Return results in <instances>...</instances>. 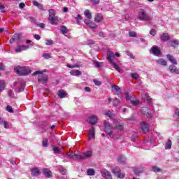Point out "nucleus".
I'll return each mask as SVG.
<instances>
[{
  "label": "nucleus",
  "instance_id": "nucleus-38",
  "mask_svg": "<svg viewBox=\"0 0 179 179\" xmlns=\"http://www.w3.org/2000/svg\"><path fill=\"white\" fill-rule=\"evenodd\" d=\"M60 31L62 34H66L69 31L68 30V28L66 26H62Z\"/></svg>",
  "mask_w": 179,
  "mask_h": 179
},
{
  "label": "nucleus",
  "instance_id": "nucleus-31",
  "mask_svg": "<svg viewBox=\"0 0 179 179\" xmlns=\"http://www.w3.org/2000/svg\"><path fill=\"white\" fill-rule=\"evenodd\" d=\"M0 124H1V125H3L6 129H9V123H8L6 120H0Z\"/></svg>",
  "mask_w": 179,
  "mask_h": 179
},
{
  "label": "nucleus",
  "instance_id": "nucleus-19",
  "mask_svg": "<svg viewBox=\"0 0 179 179\" xmlns=\"http://www.w3.org/2000/svg\"><path fill=\"white\" fill-rule=\"evenodd\" d=\"M84 22L85 23V24H87V26H89V27H91V29H97V25L96 24V23L89 20H85Z\"/></svg>",
  "mask_w": 179,
  "mask_h": 179
},
{
  "label": "nucleus",
  "instance_id": "nucleus-62",
  "mask_svg": "<svg viewBox=\"0 0 179 179\" xmlns=\"http://www.w3.org/2000/svg\"><path fill=\"white\" fill-rule=\"evenodd\" d=\"M87 44L88 45H92L94 44V41L92 39L87 40Z\"/></svg>",
  "mask_w": 179,
  "mask_h": 179
},
{
  "label": "nucleus",
  "instance_id": "nucleus-27",
  "mask_svg": "<svg viewBox=\"0 0 179 179\" xmlns=\"http://www.w3.org/2000/svg\"><path fill=\"white\" fill-rule=\"evenodd\" d=\"M70 74L72 76H80V75H82V71L79 70H71L70 71Z\"/></svg>",
  "mask_w": 179,
  "mask_h": 179
},
{
  "label": "nucleus",
  "instance_id": "nucleus-3",
  "mask_svg": "<svg viewBox=\"0 0 179 179\" xmlns=\"http://www.w3.org/2000/svg\"><path fill=\"white\" fill-rule=\"evenodd\" d=\"M14 71L20 76H27V75H30V73H31V71H30V69H29V68L22 67L20 66L15 67Z\"/></svg>",
  "mask_w": 179,
  "mask_h": 179
},
{
  "label": "nucleus",
  "instance_id": "nucleus-61",
  "mask_svg": "<svg viewBox=\"0 0 179 179\" xmlns=\"http://www.w3.org/2000/svg\"><path fill=\"white\" fill-rule=\"evenodd\" d=\"M0 10L1 13H5V6L0 5Z\"/></svg>",
  "mask_w": 179,
  "mask_h": 179
},
{
  "label": "nucleus",
  "instance_id": "nucleus-29",
  "mask_svg": "<svg viewBox=\"0 0 179 179\" xmlns=\"http://www.w3.org/2000/svg\"><path fill=\"white\" fill-rule=\"evenodd\" d=\"M32 3H33L34 6H36V8H38V9H39L40 10H44L43 4L38 3V1H32Z\"/></svg>",
  "mask_w": 179,
  "mask_h": 179
},
{
  "label": "nucleus",
  "instance_id": "nucleus-43",
  "mask_svg": "<svg viewBox=\"0 0 179 179\" xmlns=\"http://www.w3.org/2000/svg\"><path fill=\"white\" fill-rule=\"evenodd\" d=\"M112 88L115 89L117 93H121V88L118 85H112Z\"/></svg>",
  "mask_w": 179,
  "mask_h": 179
},
{
  "label": "nucleus",
  "instance_id": "nucleus-20",
  "mask_svg": "<svg viewBox=\"0 0 179 179\" xmlns=\"http://www.w3.org/2000/svg\"><path fill=\"white\" fill-rule=\"evenodd\" d=\"M160 38L164 42L170 41V35L167 33H164L161 35Z\"/></svg>",
  "mask_w": 179,
  "mask_h": 179
},
{
  "label": "nucleus",
  "instance_id": "nucleus-15",
  "mask_svg": "<svg viewBox=\"0 0 179 179\" xmlns=\"http://www.w3.org/2000/svg\"><path fill=\"white\" fill-rule=\"evenodd\" d=\"M22 37V34H15L14 36H12L11 39L10 40V43L12 44L15 43V41H19Z\"/></svg>",
  "mask_w": 179,
  "mask_h": 179
},
{
  "label": "nucleus",
  "instance_id": "nucleus-52",
  "mask_svg": "<svg viewBox=\"0 0 179 179\" xmlns=\"http://www.w3.org/2000/svg\"><path fill=\"white\" fill-rule=\"evenodd\" d=\"M79 66H80V64H74V65H71V64H69V65H67V67L68 68H79Z\"/></svg>",
  "mask_w": 179,
  "mask_h": 179
},
{
  "label": "nucleus",
  "instance_id": "nucleus-40",
  "mask_svg": "<svg viewBox=\"0 0 179 179\" xmlns=\"http://www.w3.org/2000/svg\"><path fill=\"white\" fill-rule=\"evenodd\" d=\"M105 115H107V117H109V118H114V117H115V115H114L110 110L105 112Z\"/></svg>",
  "mask_w": 179,
  "mask_h": 179
},
{
  "label": "nucleus",
  "instance_id": "nucleus-17",
  "mask_svg": "<svg viewBox=\"0 0 179 179\" xmlns=\"http://www.w3.org/2000/svg\"><path fill=\"white\" fill-rule=\"evenodd\" d=\"M141 113H143V115H146L150 117H153V113L148 112V108L146 107L141 108Z\"/></svg>",
  "mask_w": 179,
  "mask_h": 179
},
{
  "label": "nucleus",
  "instance_id": "nucleus-42",
  "mask_svg": "<svg viewBox=\"0 0 179 179\" xmlns=\"http://www.w3.org/2000/svg\"><path fill=\"white\" fill-rule=\"evenodd\" d=\"M121 171L120 170V168L115 167L113 169V173L115 174V176H117L118 173H120Z\"/></svg>",
  "mask_w": 179,
  "mask_h": 179
},
{
  "label": "nucleus",
  "instance_id": "nucleus-12",
  "mask_svg": "<svg viewBox=\"0 0 179 179\" xmlns=\"http://www.w3.org/2000/svg\"><path fill=\"white\" fill-rule=\"evenodd\" d=\"M31 174L33 177H38L40 174H41V172L37 167H34L31 170Z\"/></svg>",
  "mask_w": 179,
  "mask_h": 179
},
{
  "label": "nucleus",
  "instance_id": "nucleus-10",
  "mask_svg": "<svg viewBox=\"0 0 179 179\" xmlns=\"http://www.w3.org/2000/svg\"><path fill=\"white\" fill-rule=\"evenodd\" d=\"M68 159H72L73 160H79V154H75L73 152H69L66 155Z\"/></svg>",
  "mask_w": 179,
  "mask_h": 179
},
{
  "label": "nucleus",
  "instance_id": "nucleus-22",
  "mask_svg": "<svg viewBox=\"0 0 179 179\" xmlns=\"http://www.w3.org/2000/svg\"><path fill=\"white\" fill-rule=\"evenodd\" d=\"M97 120L96 116H92L88 119V122L91 124V125H95V124H97Z\"/></svg>",
  "mask_w": 179,
  "mask_h": 179
},
{
  "label": "nucleus",
  "instance_id": "nucleus-14",
  "mask_svg": "<svg viewBox=\"0 0 179 179\" xmlns=\"http://www.w3.org/2000/svg\"><path fill=\"white\" fill-rule=\"evenodd\" d=\"M141 128L143 134H146L147 132H149V124H148V123H146L145 122H143L141 123Z\"/></svg>",
  "mask_w": 179,
  "mask_h": 179
},
{
  "label": "nucleus",
  "instance_id": "nucleus-35",
  "mask_svg": "<svg viewBox=\"0 0 179 179\" xmlns=\"http://www.w3.org/2000/svg\"><path fill=\"white\" fill-rule=\"evenodd\" d=\"M171 140L170 138L168 139V141L165 144V149L168 150V149H171Z\"/></svg>",
  "mask_w": 179,
  "mask_h": 179
},
{
  "label": "nucleus",
  "instance_id": "nucleus-28",
  "mask_svg": "<svg viewBox=\"0 0 179 179\" xmlns=\"http://www.w3.org/2000/svg\"><path fill=\"white\" fill-rule=\"evenodd\" d=\"M103 20V15L98 13L94 17V22L96 23H100Z\"/></svg>",
  "mask_w": 179,
  "mask_h": 179
},
{
  "label": "nucleus",
  "instance_id": "nucleus-8",
  "mask_svg": "<svg viewBox=\"0 0 179 179\" xmlns=\"http://www.w3.org/2000/svg\"><path fill=\"white\" fill-rule=\"evenodd\" d=\"M29 48L30 45H19L15 49V52H22V51H26V50H29Z\"/></svg>",
  "mask_w": 179,
  "mask_h": 179
},
{
  "label": "nucleus",
  "instance_id": "nucleus-39",
  "mask_svg": "<svg viewBox=\"0 0 179 179\" xmlns=\"http://www.w3.org/2000/svg\"><path fill=\"white\" fill-rule=\"evenodd\" d=\"M93 64L96 68H101V66H103V63L97 61H93Z\"/></svg>",
  "mask_w": 179,
  "mask_h": 179
},
{
  "label": "nucleus",
  "instance_id": "nucleus-48",
  "mask_svg": "<svg viewBox=\"0 0 179 179\" xmlns=\"http://www.w3.org/2000/svg\"><path fill=\"white\" fill-rule=\"evenodd\" d=\"M6 111H8V113H13V109L12 108V106H10L9 105L6 106Z\"/></svg>",
  "mask_w": 179,
  "mask_h": 179
},
{
  "label": "nucleus",
  "instance_id": "nucleus-4",
  "mask_svg": "<svg viewBox=\"0 0 179 179\" xmlns=\"http://www.w3.org/2000/svg\"><path fill=\"white\" fill-rule=\"evenodd\" d=\"M104 125V131L110 138H114V127L111 125V124L109 122H104L103 123Z\"/></svg>",
  "mask_w": 179,
  "mask_h": 179
},
{
  "label": "nucleus",
  "instance_id": "nucleus-25",
  "mask_svg": "<svg viewBox=\"0 0 179 179\" xmlns=\"http://www.w3.org/2000/svg\"><path fill=\"white\" fill-rule=\"evenodd\" d=\"M142 99H144V101H147L150 104V103H152V101H153V99H152L151 97L149 96V94H143Z\"/></svg>",
  "mask_w": 179,
  "mask_h": 179
},
{
  "label": "nucleus",
  "instance_id": "nucleus-33",
  "mask_svg": "<svg viewBox=\"0 0 179 179\" xmlns=\"http://www.w3.org/2000/svg\"><path fill=\"white\" fill-rule=\"evenodd\" d=\"M96 174V171L94 169H87V176H94Z\"/></svg>",
  "mask_w": 179,
  "mask_h": 179
},
{
  "label": "nucleus",
  "instance_id": "nucleus-45",
  "mask_svg": "<svg viewBox=\"0 0 179 179\" xmlns=\"http://www.w3.org/2000/svg\"><path fill=\"white\" fill-rule=\"evenodd\" d=\"M131 104H132L133 106H138V104H139V100L132 99L131 100Z\"/></svg>",
  "mask_w": 179,
  "mask_h": 179
},
{
  "label": "nucleus",
  "instance_id": "nucleus-7",
  "mask_svg": "<svg viewBox=\"0 0 179 179\" xmlns=\"http://www.w3.org/2000/svg\"><path fill=\"white\" fill-rule=\"evenodd\" d=\"M93 156V152L92 151H86L78 154V160H86V159H90Z\"/></svg>",
  "mask_w": 179,
  "mask_h": 179
},
{
  "label": "nucleus",
  "instance_id": "nucleus-30",
  "mask_svg": "<svg viewBox=\"0 0 179 179\" xmlns=\"http://www.w3.org/2000/svg\"><path fill=\"white\" fill-rule=\"evenodd\" d=\"M157 62L159 65H163V66H167V62L166 60H164V59H163V58H160L159 59H158L157 61Z\"/></svg>",
  "mask_w": 179,
  "mask_h": 179
},
{
  "label": "nucleus",
  "instance_id": "nucleus-46",
  "mask_svg": "<svg viewBox=\"0 0 179 179\" xmlns=\"http://www.w3.org/2000/svg\"><path fill=\"white\" fill-rule=\"evenodd\" d=\"M152 171L155 172V173H160V171H162V169L157 166H153L152 167Z\"/></svg>",
  "mask_w": 179,
  "mask_h": 179
},
{
  "label": "nucleus",
  "instance_id": "nucleus-53",
  "mask_svg": "<svg viewBox=\"0 0 179 179\" xmlns=\"http://www.w3.org/2000/svg\"><path fill=\"white\" fill-rule=\"evenodd\" d=\"M24 90V83L21 84V87L18 88V92L20 93V92H23Z\"/></svg>",
  "mask_w": 179,
  "mask_h": 179
},
{
  "label": "nucleus",
  "instance_id": "nucleus-13",
  "mask_svg": "<svg viewBox=\"0 0 179 179\" xmlns=\"http://www.w3.org/2000/svg\"><path fill=\"white\" fill-rule=\"evenodd\" d=\"M115 128L118 131H122L124 129V123L120 122V120H116L115 122Z\"/></svg>",
  "mask_w": 179,
  "mask_h": 179
},
{
  "label": "nucleus",
  "instance_id": "nucleus-36",
  "mask_svg": "<svg viewBox=\"0 0 179 179\" xmlns=\"http://www.w3.org/2000/svg\"><path fill=\"white\" fill-rule=\"evenodd\" d=\"M5 86H6L5 81L0 80V92H3V90H5Z\"/></svg>",
  "mask_w": 179,
  "mask_h": 179
},
{
  "label": "nucleus",
  "instance_id": "nucleus-34",
  "mask_svg": "<svg viewBox=\"0 0 179 179\" xmlns=\"http://www.w3.org/2000/svg\"><path fill=\"white\" fill-rule=\"evenodd\" d=\"M84 15L85 16V17H87V19H92V13H90V10H85Z\"/></svg>",
  "mask_w": 179,
  "mask_h": 179
},
{
  "label": "nucleus",
  "instance_id": "nucleus-49",
  "mask_svg": "<svg viewBox=\"0 0 179 179\" xmlns=\"http://www.w3.org/2000/svg\"><path fill=\"white\" fill-rule=\"evenodd\" d=\"M59 171L60 173H62V174H63V176H65V174H66V169H65V168L62 166L60 168Z\"/></svg>",
  "mask_w": 179,
  "mask_h": 179
},
{
  "label": "nucleus",
  "instance_id": "nucleus-58",
  "mask_svg": "<svg viewBox=\"0 0 179 179\" xmlns=\"http://www.w3.org/2000/svg\"><path fill=\"white\" fill-rule=\"evenodd\" d=\"M129 37H136V34L135 31L129 32Z\"/></svg>",
  "mask_w": 179,
  "mask_h": 179
},
{
  "label": "nucleus",
  "instance_id": "nucleus-60",
  "mask_svg": "<svg viewBox=\"0 0 179 179\" xmlns=\"http://www.w3.org/2000/svg\"><path fill=\"white\" fill-rule=\"evenodd\" d=\"M150 34L151 36H156V30L155 29H152L150 31Z\"/></svg>",
  "mask_w": 179,
  "mask_h": 179
},
{
  "label": "nucleus",
  "instance_id": "nucleus-56",
  "mask_svg": "<svg viewBox=\"0 0 179 179\" xmlns=\"http://www.w3.org/2000/svg\"><path fill=\"white\" fill-rule=\"evenodd\" d=\"M118 178H124L125 174L122 173L121 172L116 175Z\"/></svg>",
  "mask_w": 179,
  "mask_h": 179
},
{
  "label": "nucleus",
  "instance_id": "nucleus-11",
  "mask_svg": "<svg viewBox=\"0 0 179 179\" xmlns=\"http://www.w3.org/2000/svg\"><path fill=\"white\" fill-rule=\"evenodd\" d=\"M150 52L151 54H153V55H160V48L154 45L151 48Z\"/></svg>",
  "mask_w": 179,
  "mask_h": 179
},
{
  "label": "nucleus",
  "instance_id": "nucleus-6",
  "mask_svg": "<svg viewBox=\"0 0 179 179\" xmlns=\"http://www.w3.org/2000/svg\"><path fill=\"white\" fill-rule=\"evenodd\" d=\"M138 17L140 20H143L145 22H150V20H152V17L148 15L143 9L139 10Z\"/></svg>",
  "mask_w": 179,
  "mask_h": 179
},
{
  "label": "nucleus",
  "instance_id": "nucleus-50",
  "mask_svg": "<svg viewBox=\"0 0 179 179\" xmlns=\"http://www.w3.org/2000/svg\"><path fill=\"white\" fill-rule=\"evenodd\" d=\"M46 45H52L54 44V41L52 40H46Z\"/></svg>",
  "mask_w": 179,
  "mask_h": 179
},
{
  "label": "nucleus",
  "instance_id": "nucleus-21",
  "mask_svg": "<svg viewBox=\"0 0 179 179\" xmlns=\"http://www.w3.org/2000/svg\"><path fill=\"white\" fill-rule=\"evenodd\" d=\"M43 173L45 175L46 178H51L52 177V175H51V171H50L48 169H43Z\"/></svg>",
  "mask_w": 179,
  "mask_h": 179
},
{
  "label": "nucleus",
  "instance_id": "nucleus-55",
  "mask_svg": "<svg viewBox=\"0 0 179 179\" xmlns=\"http://www.w3.org/2000/svg\"><path fill=\"white\" fill-rule=\"evenodd\" d=\"M27 19L29 22H31V23H35L36 22V19H34V17H28Z\"/></svg>",
  "mask_w": 179,
  "mask_h": 179
},
{
  "label": "nucleus",
  "instance_id": "nucleus-24",
  "mask_svg": "<svg viewBox=\"0 0 179 179\" xmlns=\"http://www.w3.org/2000/svg\"><path fill=\"white\" fill-rule=\"evenodd\" d=\"M66 94H67L66 92H65V90H60L57 92V96L60 99H65V97H66Z\"/></svg>",
  "mask_w": 179,
  "mask_h": 179
},
{
  "label": "nucleus",
  "instance_id": "nucleus-18",
  "mask_svg": "<svg viewBox=\"0 0 179 179\" xmlns=\"http://www.w3.org/2000/svg\"><path fill=\"white\" fill-rule=\"evenodd\" d=\"M169 70L171 73H174L175 75H179V69H177V67L173 64L169 66Z\"/></svg>",
  "mask_w": 179,
  "mask_h": 179
},
{
  "label": "nucleus",
  "instance_id": "nucleus-51",
  "mask_svg": "<svg viewBox=\"0 0 179 179\" xmlns=\"http://www.w3.org/2000/svg\"><path fill=\"white\" fill-rule=\"evenodd\" d=\"M131 76L133 78V79H138V78H139V75H138L136 73H131Z\"/></svg>",
  "mask_w": 179,
  "mask_h": 179
},
{
  "label": "nucleus",
  "instance_id": "nucleus-2",
  "mask_svg": "<svg viewBox=\"0 0 179 179\" xmlns=\"http://www.w3.org/2000/svg\"><path fill=\"white\" fill-rule=\"evenodd\" d=\"M107 59L108 61L110 62V64L113 65V68L117 71V72H120V73H122V69L120 66H118L115 62H114V59H115V55H114V52L108 50L107 52Z\"/></svg>",
  "mask_w": 179,
  "mask_h": 179
},
{
  "label": "nucleus",
  "instance_id": "nucleus-57",
  "mask_svg": "<svg viewBox=\"0 0 179 179\" xmlns=\"http://www.w3.org/2000/svg\"><path fill=\"white\" fill-rule=\"evenodd\" d=\"M125 97H126L127 100H131V97H132V95L129 94V93H128V92H126Z\"/></svg>",
  "mask_w": 179,
  "mask_h": 179
},
{
  "label": "nucleus",
  "instance_id": "nucleus-64",
  "mask_svg": "<svg viewBox=\"0 0 179 179\" xmlns=\"http://www.w3.org/2000/svg\"><path fill=\"white\" fill-rule=\"evenodd\" d=\"M24 6H26V5L24 4V3H19V8L20 9H23V8H24Z\"/></svg>",
  "mask_w": 179,
  "mask_h": 179
},
{
  "label": "nucleus",
  "instance_id": "nucleus-63",
  "mask_svg": "<svg viewBox=\"0 0 179 179\" xmlns=\"http://www.w3.org/2000/svg\"><path fill=\"white\" fill-rule=\"evenodd\" d=\"M91 2H92L94 5H99V3H100V0H91Z\"/></svg>",
  "mask_w": 179,
  "mask_h": 179
},
{
  "label": "nucleus",
  "instance_id": "nucleus-54",
  "mask_svg": "<svg viewBox=\"0 0 179 179\" xmlns=\"http://www.w3.org/2000/svg\"><path fill=\"white\" fill-rule=\"evenodd\" d=\"M43 58H45V59H48L50 58H51V55H50L49 53H45L43 55Z\"/></svg>",
  "mask_w": 179,
  "mask_h": 179
},
{
  "label": "nucleus",
  "instance_id": "nucleus-41",
  "mask_svg": "<svg viewBox=\"0 0 179 179\" xmlns=\"http://www.w3.org/2000/svg\"><path fill=\"white\" fill-rule=\"evenodd\" d=\"M75 20L76 21L77 24H80V20H82V15H80V14H78V15L75 17Z\"/></svg>",
  "mask_w": 179,
  "mask_h": 179
},
{
  "label": "nucleus",
  "instance_id": "nucleus-37",
  "mask_svg": "<svg viewBox=\"0 0 179 179\" xmlns=\"http://www.w3.org/2000/svg\"><path fill=\"white\" fill-rule=\"evenodd\" d=\"M170 43H171V47H174V48H176V46L178 45V44H179V41L177 39L171 40V41H170Z\"/></svg>",
  "mask_w": 179,
  "mask_h": 179
},
{
  "label": "nucleus",
  "instance_id": "nucleus-59",
  "mask_svg": "<svg viewBox=\"0 0 179 179\" xmlns=\"http://www.w3.org/2000/svg\"><path fill=\"white\" fill-rule=\"evenodd\" d=\"M94 83L96 85V86H101V82H100L98 80H94Z\"/></svg>",
  "mask_w": 179,
  "mask_h": 179
},
{
  "label": "nucleus",
  "instance_id": "nucleus-5",
  "mask_svg": "<svg viewBox=\"0 0 179 179\" xmlns=\"http://www.w3.org/2000/svg\"><path fill=\"white\" fill-rule=\"evenodd\" d=\"M55 10L50 9L49 10V17L48 20L50 24H58V17L55 15Z\"/></svg>",
  "mask_w": 179,
  "mask_h": 179
},
{
  "label": "nucleus",
  "instance_id": "nucleus-26",
  "mask_svg": "<svg viewBox=\"0 0 179 179\" xmlns=\"http://www.w3.org/2000/svg\"><path fill=\"white\" fill-rule=\"evenodd\" d=\"M117 162L120 163V164H125V163L127 162V157H125V156L124 155H121L118 157Z\"/></svg>",
  "mask_w": 179,
  "mask_h": 179
},
{
  "label": "nucleus",
  "instance_id": "nucleus-1",
  "mask_svg": "<svg viewBox=\"0 0 179 179\" xmlns=\"http://www.w3.org/2000/svg\"><path fill=\"white\" fill-rule=\"evenodd\" d=\"M44 71H36L32 73L33 76H36V75H38V80L39 83L42 85H47V82H48V75L43 74Z\"/></svg>",
  "mask_w": 179,
  "mask_h": 179
},
{
  "label": "nucleus",
  "instance_id": "nucleus-32",
  "mask_svg": "<svg viewBox=\"0 0 179 179\" xmlns=\"http://www.w3.org/2000/svg\"><path fill=\"white\" fill-rule=\"evenodd\" d=\"M52 148L54 155H59L61 153V150L58 147L52 145Z\"/></svg>",
  "mask_w": 179,
  "mask_h": 179
},
{
  "label": "nucleus",
  "instance_id": "nucleus-16",
  "mask_svg": "<svg viewBox=\"0 0 179 179\" xmlns=\"http://www.w3.org/2000/svg\"><path fill=\"white\" fill-rule=\"evenodd\" d=\"M92 139H94V138H96V129L94 128V127H92L89 131L88 139H92Z\"/></svg>",
  "mask_w": 179,
  "mask_h": 179
},
{
  "label": "nucleus",
  "instance_id": "nucleus-23",
  "mask_svg": "<svg viewBox=\"0 0 179 179\" xmlns=\"http://www.w3.org/2000/svg\"><path fill=\"white\" fill-rule=\"evenodd\" d=\"M167 59L171 62V64H173L174 65H177V60H176V58H174V56L171 55H166Z\"/></svg>",
  "mask_w": 179,
  "mask_h": 179
},
{
  "label": "nucleus",
  "instance_id": "nucleus-47",
  "mask_svg": "<svg viewBox=\"0 0 179 179\" xmlns=\"http://www.w3.org/2000/svg\"><path fill=\"white\" fill-rule=\"evenodd\" d=\"M118 104H120V99H118L117 98H115L113 100V106H115V107H117Z\"/></svg>",
  "mask_w": 179,
  "mask_h": 179
},
{
  "label": "nucleus",
  "instance_id": "nucleus-44",
  "mask_svg": "<svg viewBox=\"0 0 179 179\" xmlns=\"http://www.w3.org/2000/svg\"><path fill=\"white\" fill-rule=\"evenodd\" d=\"M42 145L43 148H47L48 146V139L45 138L42 141Z\"/></svg>",
  "mask_w": 179,
  "mask_h": 179
},
{
  "label": "nucleus",
  "instance_id": "nucleus-9",
  "mask_svg": "<svg viewBox=\"0 0 179 179\" xmlns=\"http://www.w3.org/2000/svg\"><path fill=\"white\" fill-rule=\"evenodd\" d=\"M101 174L102 177L105 179H113V176H111V173L107 169H103L101 171Z\"/></svg>",
  "mask_w": 179,
  "mask_h": 179
}]
</instances>
